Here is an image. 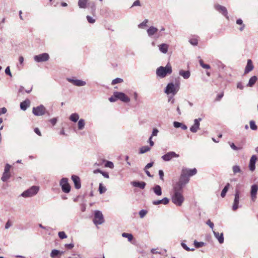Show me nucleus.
<instances>
[{
  "instance_id": "412c9836",
  "label": "nucleus",
  "mask_w": 258,
  "mask_h": 258,
  "mask_svg": "<svg viewBox=\"0 0 258 258\" xmlns=\"http://www.w3.org/2000/svg\"><path fill=\"white\" fill-rule=\"evenodd\" d=\"M257 81V78L256 76H253L251 77L248 81V83L247 84V86L252 87L255 84Z\"/></svg>"
},
{
  "instance_id": "473e14b6",
  "label": "nucleus",
  "mask_w": 258,
  "mask_h": 258,
  "mask_svg": "<svg viewBox=\"0 0 258 258\" xmlns=\"http://www.w3.org/2000/svg\"><path fill=\"white\" fill-rule=\"evenodd\" d=\"M85 125V121L83 119H81L79 120L78 123V126L79 130H82L84 127Z\"/></svg>"
},
{
  "instance_id": "4d7b16f0",
  "label": "nucleus",
  "mask_w": 258,
  "mask_h": 258,
  "mask_svg": "<svg viewBox=\"0 0 258 258\" xmlns=\"http://www.w3.org/2000/svg\"><path fill=\"white\" fill-rule=\"evenodd\" d=\"M189 42L193 45H197L198 44V41L196 39L190 40Z\"/></svg>"
},
{
  "instance_id": "9b49d317",
  "label": "nucleus",
  "mask_w": 258,
  "mask_h": 258,
  "mask_svg": "<svg viewBox=\"0 0 258 258\" xmlns=\"http://www.w3.org/2000/svg\"><path fill=\"white\" fill-rule=\"evenodd\" d=\"M67 80L73 84L74 85L77 86H84L86 84V83L85 81L78 80V79H74L72 78H67Z\"/></svg>"
},
{
  "instance_id": "58836bf2",
  "label": "nucleus",
  "mask_w": 258,
  "mask_h": 258,
  "mask_svg": "<svg viewBox=\"0 0 258 258\" xmlns=\"http://www.w3.org/2000/svg\"><path fill=\"white\" fill-rule=\"evenodd\" d=\"M122 82H123V80L122 79L117 78L112 80L111 84H112V85H115V84H116L118 83H121Z\"/></svg>"
},
{
  "instance_id": "4468645a",
  "label": "nucleus",
  "mask_w": 258,
  "mask_h": 258,
  "mask_svg": "<svg viewBox=\"0 0 258 258\" xmlns=\"http://www.w3.org/2000/svg\"><path fill=\"white\" fill-rule=\"evenodd\" d=\"M201 120V118L195 119L194 120V124L190 128V131L192 133H196L199 128L200 121Z\"/></svg>"
},
{
  "instance_id": "cd10ccee",
  "label": "nucleus",
  "mask_w": 258,
  "mask_h": 258,
  "mask_svg": "<svg viewBox=\"0 0 258 258\" xmlns=\"http://www.w3.org/2000/svg\"><path fill=\"white\" fill-rule=\"evenodd\" d=\"M154 192L155 193L156 195L157 196H161L162 195V190L161 187L157 185L153 188Z\"/></svg>"
},
{
  "instance_id": "e2e57ef3",
  "label": "nucleus",
  "mask_w": 258,
  "mask_h": 258,
  "mask_svg": "<svg viewBox=\"0 0 258 258\" xmlns=\"http://www.w3.org/2000/svg\"><path fill=\"white\" fill-rule=\"evenodd\" d=\"M57 119L56 118H53L50 120V122L52 123L53 125H55L56 123Z\"/></svg>"
},
{
  "instance_id": "5fc2aeb1",
  "label": "nucleus",
  "mask_w": 258,
  "mask_h": 258,
  "mask_svg": "<svg viewBox=\"0 0 258 258\" xmlns=\"http://www.w3.org/2000/svg\"><path fill=\"white\" fill-rule=\"evenodd\" d=\"M162 202L163 204L166 205V204H168L169 200L168 198H164V199H163L162 200Z\"/></svg>"
},
{
  "instance_id": "2eb2a0df",
  "label": "nucleus",
  "mask_w": 258,
  "mask_h": 258,
  "mask_svg": "<svg viewBox=\"0 0 258 258\" xmlns=\"http://www.w3.org/2000/svg\"><path fill=\"white\" fill-rule=\"evenodd\" d=\"M258 190V186L256 184L252 185L251 187V197L253 201L256 199V195Z\"/></svg>"
},
{
  "instance_id": "c9c22d12",
  "label": "nucleus",
  "mask_w": 258,
  "mask_h": 258,
  "mask_svg": "<svg viewBox=\"0 0 258 258\" xmlns=\"http://www.w3.org/2000/svg\"><path fill=\"white\" fill-rule=\"evenodd\" d=\"M122 236L123 237L127 238L128 241H131L133 239V236L132 234L126 233H123Z\"/></svg>"
},
{
  "instance_id": "a878e982",
  "label": "nucleus",
  "mask_w": 258,
  "mask_h": 258,
  "mask_svg": "<svg viewBox=\"0 0 258 258\" xmlns=\"http://www.w3.org/2000/svg\"><path fill=\"white\" fill-rule=\"evenodd\" d=\"M173 125L175 128L181 127L183 130H186L187 128L185 124L177 121H174Z\"/></svg>"
},
{
  "instance_id": "f704fd0d",
  "label": "nucleus",
  "mask_w": 258,
  "mask_h": 258,
  "mask_svg": "<svg viewBox=\"0 0 258 258\" xmlns=\"http://www.w3.org/2000/svg\"><path fill=\"white\" fill-rule=\"evenodd\" d=\"M79 118V116L78 114H72L70 117V120L74 122H76Z\"/></svg>"
},
{
  "instance_id": "dca6fc26",
  "label": "nucleus",
  "mask_w": 258,
  "mask_h": 258,
  "mask_svg": "<svg viewBox=\"0 0 258 258\" xmlns=\"http://www.w3.org/2000/svg\"><path fill=\"white\" fill-rule=\"evenodd\" d=\"M256 157L255 155L252 156L250 159L249 164V169L253 171L255 169V164L256 160Z\"/></svg>"
},
{
  "instance_id": "5701e85b",
  "label": "nucleus",
  "mask_w": 258,
  "mask_h": 258,
  "mask_svg": "<svg viewBox=\"0 0 258 258\" xmlns=\"http://www.w3.org/2000/svg\"><path fill=\"white\" fill-rule=\"evenodd\" d=\"M157 31L158 29L153 26L149 27V28L147 30L148 35L150 37L155 34Z\"/></svg>"
},
{
  "instance_id": "423d86ee",
  "label": "nucleus",
  "mask_w": 258,
  "mask_h": 258,
  "mask_svg": "<svg viewBox=\"0 0 258 258\" xmlns=\"http://www.w3.org/2000/svg\"><path fill=\"white\" fill-rule=\"evenodd\" d=\"M39 189L38 186H33L28 190L23 192L22 196L24 197H32L38 192Z\"/></svg>"
},
{
  "instance_id": "8fccbe9b",
  "label": "nucleus",
  "mask_w": 258,
  "mask_h": 258,
  "mask_svg": "<svg viewBox=\"0 0 258 258\" xmlns=\"http://www.w3.org/2000/svg\"><path fill=\"white\" fill-rule=\"evenodd\" d=\"M181 245H182V247H183L184 249H185L186 250H187V251H190V250H194V248H192V249H190V248H189V247H188L186 246V245L185 243H181Z\"/></svg>"
},
{
  "instance_id": "a19ab883",
  "label": "nucleus",
  "mask_w": 258,
  "mask_h": 258,
  "mask_svg": "<svg viewBox=\"0 0 258 258\" xmlns=\"http://www.w3.org/2000/svg\"><path fill=\"white\" fill-rule=\"evenodd\" d=\"M230 147L234 150H238L242 149V147H237L233 143H231L230 144Z\"/></svg>"
},
{
  "instance_id": "f8f14e48",
  "label": "nucleus",
  "mask_w": 258,
  "mask_h": 258,
  "mask_svg": "<svg viewBox=\"0 0 258 258\" xmlns=\"http://www.w3.org/2000/svg\"><path fill=\"white\" fill-rule=\"evenodd\" d=\"M72 179L75 185V187L76 189H80L81 187V180L79 176L73 175L72 176Z\"/></svg>"
},
{
  "instance_id": "bb28decb",
  "label": "nucleus",
  "mask_w": 258,
  "mask_h": 258,
  "mask_svg": "<svg viewBox=\"0 0 258 258\" xmlns=\"http://www.w3.org/2000/svg\"><path fill=\"white\" fill-rule=\"evenodd\" d=\"M88 2V0H79L78 6L80 8L85 9L86 8V5Z\"/></svg>"
},
{
  "instance_id": "0e129e2a",
  "label": "nucleus",
  "mask_w": 258,
  "mask_h": 258,
  "mask_svg": "<svg viewBox=\"0 0 258 258\" xmlns=\"http://www.w3.org/2000/svg\"><path fill=\"white\" fill-rule=\"evenodd\" d=\"M34 132L35 133L37 134L38 136H41V132H40L38 128H35L34 129Z\"/></svg>"
},
{
  "instance_id": "4be33fe9",
  "label": "nucleus",
  "mask_w": 258,
  "mask_h": 258,
  "mask_svg": "<svg viewBox=\"0 0 258 258\" xmlns=\"http://www.w3.org/2000/svg\"><path fill=\"white\" fill-rule=\"evenodd\" d=\"M214 234L216 238L218 240L220 243H223L224 242L223 234L222 233H219L218 232L214 231Z\"/></svg>"
},
{
  "instance_id": "13d9d810",
  "label": "nucleus",
  "mask_w": 258,
  "mask_h": 258,
  "mask_svg": "<svg viewBox=\"0 0 258 258\" xmlns=\"http://www.w3.org/2000/svg\"><path fill=\"white\" fill-rule=\"evenodd\" d=\"M207 224L212 228L213 229L214 227V224L212 223L210 220H208L207 222Z\"/></svg>"
},
{
  "instance_id": "ddd939ff",
  "label": "nucleus",
  "mask_w": 258,
  "mask_h": 258,
  "mask_svg": "<svg viewBox=\"0 0 258 258\" xmlns=\"http://www.w3.org/2000/svg\"><path fill=\"white\" fill-rule=\"evenodd\" d=\"M239 202V191H236L235 195V198L234 200V203L232 206V210L236 211L238 208V204Z\"/></svg>"
},
{
  "instance_id": "0eeeda50",
  "label": "nucleus",
  "mask_w": 258,
  "mask_h": 258,
  "mask_svg": "<svg viewBox=\"0 0 258 258\" xmlns=\"http://www.w3.org/2000/svg\"><path fill=\"white\" fill-rule=\"evenodd\" d=\"M60 185L62 190L65 193H69L71 190V186L68 182V179L67 178H63L60 181Z\"/></svg>"
},
{
  "instance_id": "052dcab7",
  "label": "nucleus",
  "mask_w": 258,
  "mask_h": 258,
  "mask_svg": "<svg viewBox=\"0 0 258 258\" xmlns=\"http://www.w3.org/2000/svg\"><path fill=\"white\" fill-rule=\"evenodd\" d=\"M140 6V2L139 0H136L133 4L132 7Z\"/></svg>"
},
{
  "instance_id": "7c9ffc66",
  "label": "nucleus",
  "mask_w": 258,
  "mask_h": 258,
  "mask_svg": "<svg viewBox=\"0 0 258 258\" xmlns=\"http://www.w3.org/2000/svg\"><path fill=\"white\" fill-rule=\"evenodd\" d=\"M99 192L100 194L104 193L106 191V188L102 183H100L99 186Z\"/></svg>"
},
{
  "instance_id": "1a4fd4ad",
  "label": "nucleus",
  "mask_w": 258,
  "mask_h": 258,
  "mask_svg": "<svg viewBox=\"0 0 258 258\" xmlns=\"http://www.w3.org/2000/svg\"><path fill=\"white\" fill-rule=\"evenodd\" d=\"M214 8L217 11L224 16L227 19H229L228 12L226 7L219 4H216L214 6Z\"/></svg>"
},
{
  "instance_id": "20e7f679",
  "label": "nucleus",
  "mask_w": 258,
  "mask_h": 258,
  "mask_svg": "<svg viewBox=\"0 0 258 258\" xmlns=\"http://www.w3.org/2000/svg\"><path fill=\"white\" fill-rule=\"evenodd\" d=\"M172 72L171 66L168 63L165 67L161 66L156 70V75L160 78H164Z\"/></svg>"
},
{
  "instance_id": "6ab92c4d",
  "label": "nucleus",
  "mask_w": 258,
  "mask_h": 258,
  "mask_svg": "<svg viewBox=\"0 0 258 258\" xmlns=\"http://www.w3.org/2000/svg\"><path fill=\"white\" fill-rule=\"evenodd\" d=\"M30 104V101L29 99H26L25 101H23L20 104V108L23 110L25 111L27 108L29 107Z\"/></svg>"
},
{
  "instance_id": "09e8293b",
  "label": "nucleus",
  "mask_w": 258,
  "mask_h": 258,
  "mask_svg": "<svg viewBox=\"0 0 258 258\" xmlns=\"http://www.w3.org/2000/svg\"><path fill=\"white\" fill-rule=\"evenodd\" d=\"M237 88L240 90H243L244 89V86L241 82H238L236 85Z\"/></svg>"
},
{
  "instance_id": "c85d7f7f",
  "label": "nucleus",
  "mask_w": 258,
  "mask_h": 258,
  "mask_svg": "<svg viewBox=\"0 0 258 258\" xmlns=\"http://www.w3.org/2000/svg\"><path fill=\"white\" fill-rule=\"evenodd\" d=\"M230 186V184L228 183L226 186L224 187V188L223 189L221 193V196L222 198H224L225 197L226 194L227 192L229 187Z\"/></svg>"
},
{
  "instance_id": "3c124183",
  "label": "nucleus",
  "mask_w": 258,
  "mask_h": 258,
  "mask_svg": "<svg viewBox=\"0 0 258 258\" xmlns=\"http://www.w3.org/2000/svg\"><path fill=\"white\" fill-rule=\"evenodd\" d=\"M159 175L160 179L162 180V181H164V172L162 170H160L159 171Z\"/></svg>"
},
{
  "instance_id": "4c0bfd02",
  "label": "nucleus",
  "mask_w": 258,
  "mask_h": 258,
  "mask_svg": "<svg viewBox=\"0 0 258 258\" xmlns=\"http://www.w3.org/2000/svg\"><path fill=\"white\" fill-rule=\"evenodd\" d=\"M148 22V20L147 19L144 20L143 22H142L138 25V27L141 29L144 28V27L147 26V24Z\"/></svg>"
},
{
  "instance_id": "a18cd8bd",
  "label": "nucleus",
  "mask_w": 258,
  "mask_h": 258,
  "mask_svg": "<svg viewBox=\"0 0 258 258\" xmlns=\"http://www.w3.org/2000/svg\"><path fill=\"white\" fill-rule=\"evenodd\" d=\"M58 236L60 239H64V238H67V237L66 233L63 231L59 232L58 233Z\"/></svg>"
},
{
  "instance_id": "f3484780",
  "label": "nucleus",
  "mask_w": 258,
  "mask_h": 258,
  "mask_svg": "<svg viewBox=\"0 0 258 258\" xmlns=\"http://www.w3.org/2000/svg\"><path fill=\"white\" fill-rule=\"evenodd\" d=\"M46 109L43 105L33 107L32 113H45Z\"/></svg>"
},
{
  "instance_id": "72a5a7b5",
  "label": "nucleus",
  "mask_w": 258,
  "mask_h": 258,
  "mask_svg": "<svg viewBox=\"0 0 258 258\" xmlns=\"http://www.w3.org/2000/svg\"><path fill=\"white\" fill-rule=\"evenodd\" d=\"M150 150V148L148 146H143L140 149V153L143 154Z\"/></svg>"
},
{
  "instance_id": "6e6d98bb",
  "label": "nucleus",
  "mask_w": 258,
  "mask_h": 258,
  "mask_svg": "<svg viewBox=\"0 0 258 258\" xmlns=\"http://www.w3.org/2000/svg\"><path fill=\"white\" fill-rule=\"evenodd\" d=\"M158 132L159 131L157 128H154L152 136L151 137H153V136H156L157 135Z\"/></svg>"
},
{
  "instance_id": "f03ea898",
  "label": "nucleus",
  "mask_w": 258,
  "mask_h": 258,
  "mask_svg": "<svg viewBox=\"0 0 258 258\" xmlns=\"http://www.w3.org/2000/svg\"><path fill=\"white\" fill-rule=\"evenodd\" d=\"M179 87L173 83H169L166 86L164 92L168 96V102H174L173 96L177 93Z\"/></svg>"
},
{
  "instance_id": "9d476101",
  "label": "nucleus",
  "mask_w": 258,
  "mask_h": 258,
  "mask_svg": "<svg viewBox=\"0 0 258 258\" xmlns=\"http://www.w3.org/2000/svg\"><path fill=\"white\" fill-rule=\"evenodd\" d=\"M179 156L174 152H169L162 156V158L165 161H169L173 158H177Z\"/></svg>"
},
{
  "instance_id": "c03bdc74",
  "label": "nucleus",
  "mask_w": 258,
  "mask_h": 258,
  "mask_svg": "<svg viewBox=\"0 0 258 258\" xmlns=\"http://www.w3.org/2000/svg\"><path fill=\"white\" fill-rule=\"evenodd\" d=\"M194 244L197 248H199V247H201L204 245V242H199L197 241L196 240H195L194 241Z\"/></svg>"
},
{
  "instance_id": "bf43d9fd",
  "label": "nucleus",
  "mask_w": 258,
  "mask_h": 258,
  "mask_svg": "<svg viewBox=\"0 0 258 258\" xmlns=\"http://www.w3.org/2000/svg\"><path fill=\"white\" fill-rule=\"evenodd\" d=\"M153 204L155 205H157L159 204H162V200H157V201H154L153 202Z\"/></svg>"
},
{
  "instance_id": "37998d69",
  "label": "nucleus",
  "mask_w": 258,
  "mask_h": 258,
  "mask_svg": "<svg viewBox=\"0 0 258 258\" xmlns=\"http://www.w3.org/2000/svg\"><path fill=\"white\" fill-rule=\"evenodd\" d=\"M105 166L106 167L113 168L114 167V165L112 162L107 161L105 164Z\"/></svg>"
},
{
  "instance_id": "ea45409f",
  "label": "nucleus",
  "mask_w": 258,
  "mask_h": 258,
  "mask_svg": "<svg viewBox=\"0 0 258 258\" xmlns=\"http://www.w3.org/2000/svg\"><path fill=\"white\" fill-rule=\"evenodd\" d=\"M250 124V127L251 130H255L257 129V126L255 124V122L253 120H251L249 122Z\"/></svg>"
},
{
  "instance_id": "de8ad7c7",
  "label": "nucleus",
  "mask_w": 258,
  "mask_h": 258,
  "mask_svg": "<svg viewBox=\"0 0 258 258\" xmlns=\"http://www.w3.org/2000/svg\"><path fill=\"white\" fill-rule=\"evenodd\" d=\"M5 73L10 77L12 76V73L10 71V67H7L6 68V69H5Z\"/></svg>"
},
{
  "instance_id": "2f4dec72",
  "label": "nucleus",
  "mask_w": 258,
  "mask_h": 258,
  "mask_svg": "<svg viewBox=\"0 0 258 258\" xmlns=\"http://www.w3.org/2000/svg\"><path fill=\"white\" fill-rule=\"evenodd\" d=\"M232 170L234 174H236L237 173H241L242 171L240 168V167L238 165L233 166L232 167Z\"/></svg>"
},
{
  "instance_id": "680f3d73",
  "label": "nucleus",
  "mask_w": 258,
  "mask_h": 258,
  "mask_svg": "<svg viewBox=\"0 0 258 258\" xmlns=\"http://www.w3.org/2000/svg\"><path fill=\"white\" fill-rule=\"evenodd\" d=\"M65 246L66 248H67L68 249H72V248H73L74 247V244H72V243H71V244H66L65 245Z\"/></svg>"
},
{
  "instance_id": "603ef678",
  "label": "nucleus",
  "mask_w": 258,
  "mask_h": 258,
  "mask_svg": "<svg viewBox=\"0 0 258 258\" xmlns=\"http://www.w3.org/2000/svg\"><path fill=\"white\" fill-rule=\"evenodd\" d=\"M11 165L8 164H7L5 166V171L4 172H10V168H11Z\"/></svg>"
},
{
  "instance_id": "774afa93",
  "label": "nucleus",
  "mask_w": 258,
  "mask_h": 258,
  "mask_svg": "<svg viewBox=\"0 0 258 258\" xmlns=\"http://www.w3.org/2000/svg\"><path fill=\"white\" fill-rule=\"evenodd\" d=\"M19 61L21 64H22L24 61V58L22 56H20L19 57Z\"/></svg>"
},
{
  "instance_id": "f257e3e1",
  "label": "nucleus",
  "mask_w": 258,
  "mask_h": 258,
  "mask_svg": "<svg viewBox=\"0 0 258 258\" xmlns=\"http://www.w3.org/2000/svg\"><path fill=\"white\" fill-rule=\"evenodd\" d=\"M197 173V170L195 168L192 169L187 168L182 169L179 181L173 185L171 201L174 204L177 206H181L182 205L184 201L183 188L188 182L189 177L196 174Z\"/></svg>"
},
{
  "instance_id": "7ed1b4c3",
  "label": "nucleus",
  "mask_w": 258,
  "mask_h": 258,
  "mask_svg": "<svg viewBox=\"0 0 258 258\" xmlns=\"http://www.w3.org/2000/svg\"><path fill=\"white\" fill-rule=\"evenodd\" d=\"M109 100L111 102L120 100L124 103H128L130 101V98L124 93L120 92H114L113 95L109 97Z\"/></svg>"
},
{
  "instance_id": "69168bd1",
  "label": "nucleus",
  "mask_w": 258,
  "mask_h": 258,
  "mask_svg": "<svg viewBox=\"0 0 258 258\" xmlns=\"http://www.w3.org/2000/svg\"><path fill=\"white\" fill-rule=\"evenodd\" d=\"M11 226V223L10 220H8L6 224L5 228L6 229L9 228Z\"/></svg>"
},
{
  "instance_id": "aec40b11",
  "label": "nucleus",
  "mask_w": 258,
  "mask_h": 258,
  "mask_svg": "<svg viewBox=\"0 0 258 258\" xmlns=\"http://www.w3.org/2000/svg\"><path fill=\"white\" fill-rule=\"evenodd\" d=\"M132 184L135 187H138L141 189H144L146 186V183L144 181H133L132 182Z\"/></svg>"
},
{
  "instance_id": "49530a36",
  "label": "nucleus",
  "mask_w": 258,
  "mask_h": 258,
  "mask_svg": "<svg viewBox=\"0 0 258 258\" xmlns=\"http://www.w3.org/2000/svg\"><path fill=\"white\" fill-rule=\"evenodd\" d=\"M87 19L89 23H94L95 22V20L93 19L92 17L87 16Z\"/></svg>"
},
{
  "instance_id": "338daca9",
  "label": "nucleus",
  "mask_w": 258,
  "mask_h": 258,
  "mask_svg": "<svg viewBox=\"0 0 258 258\" xmlns=\"http://www.w3.org/2000/svg\"><path fill=\"white\" fill-rule=\"evenodd\" d=\"M24 91V88L23 86H21L19 89L18 92L20 93L23 94Z\"/></svg>"
},
{
  "instance_id": "6e6552de",
  "label": "nucleus",
  "mask_w": 258,
  "mask_h": 258,
  "mask_svg": "<svg viewBox=\"0 0 258 258\" xmlns=\"http://www.w3.org/2000/svg\"><path fill=\"white\" fill-rule=\"evenodd\" d=\"M49 58V55L47 53H43L34 56V59L37 62L46 61Z\"/></svg>"
},
{
  "instance_id": "a211bd4d",
  "label": "nucleus",
  "mask_w": 258,
  "mask_h": 258,
  "mask_svg": "<svg viewBox=\"0 0 258 258\" xmlns=\"http://www.w3.org/2000/svg\"><path fill=\"white\" fill-rule=\"evenodd\" d=\"M253 69L252 61L250 59L247 60L246 66L245 68L244 73L247 74L251 71Z\"/></svg>"
},
{
  "instance_id": "e433bc0d",
  "label": "nucleus",
  "mask_w": 258,
  "mask_h": 258,
  "mask_svg": "<svg viewBox=\"0 0 258 258\" xmlns=\"http://www.w3.org/2000/svg\"><path fill=\"white\" fill-rule=\"evenodd\" d=\"M59 253H60V251L59 250H56V249H53L52 250V251L51 252V254H50L51 257L52 258H54L57 255H58Z\"/></svg>"
},
{
  "instance_id": "79ce46f5",
  "label": "nucleus",
  "mask_w": 258,
  "mask_h": 258,
  "mask_svg": "<svg viewBox=\"0 0 258 258\" xmlns=\"http://www.w3.org/2000/svg\"><path fill=\"white\" fill-rule=\"evenodd\" d=\"M147 214V211L145 210H142L139 212L140 217L143 218Z\"/></svg>"
},
{
  "instance_id": "39448f33",
  "label": "nucleus",
  "mask_w": 258,
  "mask_h": 258,
  "mask_svg": "<svg viewBox=\"0 0 258 258\" xmlns=\"http://www.w3.org/2000/svg\"><path fill=\"white\" fill-rule=\"evenodd\" d=\"M94 223L96 225H100L104 223V219L102 213L99 211H96L94 213V217L93 220Z\"/></svg>"
},
{
  "instance_id": "393cba45",
  "label": "nucleus",
  "mask_w": 258,
  "mask_h": 258,
  "mask_svg": "<svg viewBox=\"0 0 258 258\" xmlns=\"http://www.w3.org/2000/svg\"><path fill=\"white\" fill-rule=\"evenodd\" d=\"M179 74L185 79H188L190 75V72L188 71H185L183 70H180Z\"/></svg>"
},
{
  "instance_id": "864d4df0",
  "label": "nucleus",
  "mask_w": 258,
  "mask_h": 258,
  "mask_svg": "<svg viewBox=\"0 0 258 258\" xmlns=\"http://www.w3.org/2000/svg\"><path fill=\"white\" fill-rule=\"evenodd\" d=\"M153 164H154V162H150V163H148V164L146 165V166H145V169H144V170H146V169H149V168H150L152 167L153 166Z\"/></svg>"
},
{
  "instance_id": "b1692460",
  "label": "nucleus",
  "mask_w": 258,
  "mask_h": 258,
  "mask_svg": "<svg viewBox=\"0 0 258 258\" xmlns=\"http://www.w3.org/2000/svg\"><path fill=\"white\" fill-rule=\"evenodd\" d=\"M159 49L161 52L166 53L168 51V45L165 43L161 44L159 45Z\"/></svg>"
},
{
  "instance_id": "c756f323",
  "label": "nucleus",
  "mask_w": 258,
  "mask_h": 258,
  "mask_svg": "<svg viewBox=\"0 0 258 258\" xmlns=\"http://www.w3.org/2000/svg\"><path fill=\"white\" fill-rule=\"evenodd\" d=\"M10 172H4L2 177V180L3 181H7L10 177Z\"/></svg>"
}]
</instances>
